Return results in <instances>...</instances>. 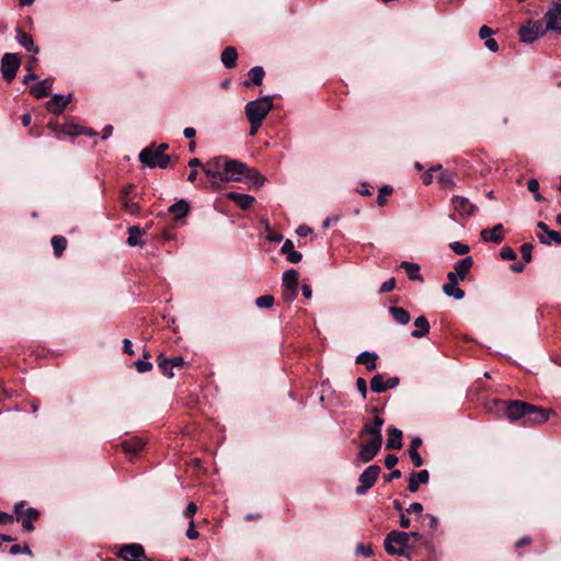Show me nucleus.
Listing matches in <instances>:
<instances>
[{"label": "nucleus", "mask_w": 561, "mask_h": 561, "mask_svg": "<svg viewBox=\"0 0 561 561\" xmlns=\"http://www.w3.org/2000/svg\"><path fill=\"white\" fill-rule=\"evenodd\" d=\"M385 423V420L378 415H375L373 423H366L359 434L369 435L370 439L368 442H378L382 443V434L381 428Z\"/></svg>", "instance_id": "f8f14e48"}, {"label": "nucleus", "mask_w": 561, "mask_h": 561, "mask_svg": "<svg viewBox=\"0 0 561 561\" xmlns=\"http://www.w3.org/2000/svg\"><path fill=\"white\" fill-rule=\"evenodd\" d=\"M472 265L473 259L471 256H466L455 263L454 271L451 273L456 274L457 280H463L470 272Z\"/></svg>", "instance_id": "aec40b11"}, {"label": "nucleus", "mask_w": 561, "mask_h": 561, "mask_svg": "<svg viewBox=\"0 0 561 561\" xmlns=\"http://www.w3.org/2000/svg\"><path fill=\"white\" fill-rule=\"evenodd\" d=\"M264 69L261 66H255L249 71V79L244 81V85L249 87L251 84L260 85L262 84L264 78Z\"/></svg>", "instance_id": "e433bc0d"}, {"label": "nucleus", "mask_w": 561, "mask_h": 561, "mask_svg": "<svg viewBox=\"0 0 561 561\" xmlns=\"http://www.w3.org/2000/svg\"><path fill=\"white\" fill-rule=\"evenodd\" d=\"M273 108L272 96H262L256 100L250 101L245 105V115L248 121L263 122L266 115Z\"/></svg>", "instance_id": "7ed1b4c3"}, {"label": "nucleus", "mask_w": 561, "mask_h": 561, "mask_svg": "<svg viewBox=\"0 0 561 561\" xmlns=\"http://www.w3.org/2000/svg\"><path fill=\"white\" fill-rule=\"evenodd\" d=\"M547 30L540 20H529L525 25H522L518 34L523 43H534L538 37L542 36Z\"/></svg>", "instance_id": "423d86ee"}, {"label": "nucleus", "mask_w": 561, "mask_h": 561, "mask_svg": "<svg viewBox=\"0 0 561 561\" xmlns=\"http://www.w3.org/2000/svg\"><path fill=\"white\" fill-rule=\"evenodd\" d=\"M399 382V377H390L388 380H385L381 375H375L370 380V389L375 393H382L396 388Z\"/></svg>", "instance_id": "ddd939ff"}, {"label": "nucleus", "mask_w": 561, "mask_h": 561, "mask_svg": "<svg viewBox=\"0 0 561 561\" xmlns=\"http://www.w3.org/2000/svg\"><path fill=\"white\" fill-rule=\"evenodd\" d=\"M410 534L392 530L390 531L383 541L385 550L390 556H399L411 559L412 547L409 545Z\"/></svg>", "instance_id": "f03ea898"}, {"label": "nucleus", "mask_w": 561, "mask_h": 561, "mask_svg": "<svg viewBox=\"0 0 561 561\" xmlns=\"http://www.w3.org/2000/svg\"><path fill=\"white\" fill-rule=\"evenodd\" d=\"M27 71L28 73L26 76H24L22 82L24 84H27L30 81H33L35 79H37V76L35 75V72L32 70V66H28L27 68Z\"/></svg>", "instance_id": "338daca9"}, {"label": "nucleus", "mask_w": 561, "mask_h": 561, "mask_svg": "<svg viewBox=\"0 0 561 561\" xmlns=\"http://www.w3.org/2000/svg\"><path fill=\"white\" fill-rule=\"evenodd\" d=\"M527 188L531 193H537L539 191V182L536 179L528 180Z\"/></svg>", "instance_id": "774afa93"}, {"label": "nucleus", "mask_w": 561, "mask_h": 561, "mask_svg": "<svg viewBox=\"0 0 561 561\" xmlns=\"http://www.w3.org/2000/svg\"><path fill=\"white\" fill-rule=\"evenodd\" d=\"M391 193H392V187L391 186L383 185L382 187H380L379 194H378V197H377L378 205L379 206H383L386 204V196L391 195Z\"/></svg>", "instance_id": "49530a36"}, {"label": "nucleus", "mask_w": 561, "mask_h": 561, "mask_svg": "<svg viewBox=\"0 0 561 561\" xmlns=\"http://www.w3.org/2000/svg\"><path fill=\"white\" fill-rule=\"evenodd\" d=\"M117 556L125 561H152L146 556L145 549L140 543L123 545Z\"/></svg>", "instance_id": "1a4fd4ad"}, {"label": "nucleus", "mask_w": 561, "mask_h": 561, "mask_svg": "<svg viewBox=\"0 0 561 561\" xmlns=\"http://www.w3.org/2000/svg\"><path fill=\"white\" fill-rule=\"evenodd\" d=\"M51 87H53V79H44L39 82L34 83L31 87L30 92L33 96H35L37 99H42L49 94Z\"/></svg>", "instance_id": "4be33fe9"}, {"label": "nucleus", "mask_w": 561, "mask_h": 561, "mask_svg": "<svg viewBox=\"0 0 561 561\" xmlns=\"http://www.w3.org/2000/svg\"><path fill=\"white\" fill-rule=\"evenodd\" d=\"M60 133L67 136H77L83 134V129L78 125L67 123L60 128Z\"/></svg>", "instance_id": "37998d69"}, {"label": "nucleus", "mask_w": 561, "mask_h": 561, "mask_svg": "<svg viewBox=\"0 0 561 561\" xmlns=\"http://www.w3.org/2000/svg\"><path fill=\"white\" fill-rule=\"evenodd\" d=\"M449 247L458 255H465L470 251V248L467 244L458 241L451 242Z\"/></svg>", "instance_id": "a18cd8bd"}, {"label": "nucleus", "mask_w": 561, "mask_h": 561, "mask_svg": "<svg viewBox=\"0 0 561 561\" xmlns=\"http://www.w3.org/2000/svg\"><path fill=\"white\" fill-rule=\"evenodd\" d=\"M551 409H546L537 405H533L529 403V409H527V419L525 425H535L542 424L549 420V416L552 414Z\"/></svg>", "instance_id": "9b49d317"}, {"label": "nucleus", "mask_w": 561, "mask_h": 561, "mask_svg": "<svg viewBox=\"0 0 561 561\" xmlns=\"http://www.w3.org/2000/svg\"><path fill=\"white\" fill-rule=\"evenodd\" d=\"M447 283L443 286V293L448 296L453 297L456 300H460L465 297V291L458 286L457 276L455 273H448L447 274Z\"/></svg>", "instance_id": "dca6fc26"}, {"label": "nucleus", "mask_w": 561, "mask_h": 561, "mask_svg": "<svg viewBox=\"0 0 561 561\" xmlns=\"http://www.w3.org/2000/svg\"><path fill=\"white\" fill-rule=\"evenodd\" d=\"M377 358H378V355L376 353H370L368 351H364L357 355L356 363L365 365L367 370L373 371L377 367V364H376Z\"/></svg>", "instance_id": "c85d7f7f"}, {"label": "nucleus", "mask_w": 561, "mask_h": 561, "mask_svg": "<svg viewBox=\"0 0 561 561\" xmlns=\"http://www.w3.org/2000/svg\"><path fill=\"white\" fill-rule=\"evenodd\" d=\"M171 363V367H182L185 364V360L182 356H174L172 358H169Z\"/></svg>", "instance_id": "69168bd1"}, {"label": "nucleus", "mask_w": 561, "mask_h": 561, "mask_svg": "<svg viewBox=\"0 0 561 561\" xmlns=\"http://www.w3.org/2000/svg\"><path fill=\"white\" fill-rule=\"evenodd\" d=\"M203 172L209 179L211 190L219 191L225 183L245 180L255 187H261L265 178L255 169H249L243 162L226 156H217L206 161Z\"/></svg>", "instance_id": "f257e3e1"}, {"label": "nucleus", "mask_w": 561, "mask_h": 561, "mask_svg": "<svg viewBox=\"0 0 561 561\" xmlns=\"http://www.w3.org/2000/svg\"><path fill=\"white\" fill-rule=\"evenodd\" d=\"M430 480V472L426 469H423L419 472H412L408 479V489L410 492L414 493L419 490L420 484H426Z\"/></svg>", "instance_id": "a211bd4d"}, {"label": "nucleus", "mask_w": 561, "mask_h": 561, "mask_svg": "<svg viewBox=\"0 0 561 561\" xmlns=\"http://www.w3.org/2000/svg\"><path fill=\"white\" fill-rule=\"evenodd\" d=\"M299 273L296 270H287L284 272L282 282L283 287L298 289Z\"/></svg>", "instance_id": "c9c22d12"}, {"label": "nucleus", "mask_w": 561, "mask_h": 561, "mask_svg": "<svg viewBox=\"0 0 561 561\" xmlns=\"http://www.w3.org/2000/svg\"><path fill=\"white\" fill-rule=\"evenodd\" d=\"M381 468L377 465L367 467L359 476V485L356 488L358 495L365 494L377 481Z\"/></svg>", "instance_id": "6e6552de"}, {"label": "nucleus", "mask_w": 561, "mask_h": 561, "mask_svg": "<svg viewBox=\"0 0 561 561\" xmlns=\"http://www.w3.org/2000/svg\"><path fill=\"white\" fill-rule=\"evenodd\" d=\"M39 517V512L34 507H28L25 510L23 520H22V527L24 530L31 533L34 530V520H36Z\"/></svg>", "instance_id": "72a5a7b5"}, {"label": "nucleus", "mask_w": 561, "mask_h": 561, "mask_svg": "<svg viewBox=\"0 0 561 561\" xmlns=\"http://www.w3.org/2000/svg\"><path fill=\"white\" fill-rule=\"evenodd\" d=\"M311 231H312L311 228L307 225H300L296 230V232L299 237H306V236L310 234Z\"/></svg>", "instance_id": "0e129e2a"}, {"label": "nucleus", "mask_w": 561, "mask_h": 561, "mask_svg": "<svg viewBox=\"0 0 561 561\" xmlns=\"http://www.w3.org/2000/svg\"><path fill=\"white\" fill-rule=\"evenodd\" d=\"M484 46L492 53H496L499 50V44L494 38H488L484 42Z\"/></svg>", "instance_id": "e2e57ef3"}, {"label": "nucleus", "mask_w": 561, "mask_h": 561, "mask_svg": "<svg viewBox=\"0 0 561 561\" xmlns=\"http://www.w3.org/2000/svg\"><path fill=\"white\" fill-rule=\"evenodd\" d=\"M388 449H400L402 447V431L397 427L388 430V438L386 443Z\"/></svg>", "instance_id": "5701e85b"}, {"label": "nucleus", "mask_w": 561, "mask_h": 561, "mask_svg": "<svg viewBox=\"0 0 561 561\" xmlns=\"http://www.w3.org/2000/svg\"><path fill=\"white\" fill-rule=\"evenodd\" d=\"M122 446L126 454L134 456L142 449L145 442L139 437H131L130 439L124 440Z\"/></svg>", "instance_id": "7c9ffc66"}, {"label": "nucleus", "mask_w": 561, "mask_h": 561, "mask_svg": "<svg viewBox=\"0 0 561 561\" xmlns=\"http://www.w3.org/2000/svg\"><path fill=\"white\" fill-rule=\"evenodd\" d=\"M227 198L233 202L243 210L249 209L255 202V198L252 195L241 194L237 192L227 193Z\"/></svg>", "instance_id": "6ab92c4d"}, {"label": "nucleus", "mask_w": 561, "mask_h": 561, "mask_svg": "<svg viewBox=\"0 0 561 561\" xmlns=\"http://www.w3.org/2000/svg\"><path fill=\"white\" fill-rule=\"evenodd\" d=\"M545 20V30L561 33V2H556L548 9Z\"/></svg>", "instance_id": "9d476101"}, {"label": "nucleus", "mask_w": 561, "mask_h": 561, "mask_svg": "<svg viewBox=\"0 0 561 561\" xmlns=\"http://www.w3.org/2000/svg\"><path fill=\"white\" fill-rule=\"evenodd\" d=\"M255 305L259 308H271L274 305V297L272 295H263L256 298Z\"/></svg>", "instance_id": "c03bdc74"}, {"label": "nucleus", "mask_w": 561, "mask_h": 561, "mask_svg": "<svg viewBox=\"0 0 561 561\" xmlns=\"http://www.w3.org/2000/svg\"><path fill=\"white\" fill-rule=\"evenodd\" d=\"M453 207L461 217H469L474 213L476 206L462 196H454L451 199Z\"/></svg>", "instance_id": "f3484780"}, {"label": "nucleus", "mask_w": 561, "mask_h": 561, "mask_svg": "<svg viewBox=\"0 0 561 561\" xmlns=\"http://www.w3.org/2000/svg\"><path fill=\"white\" fill-rule=\"evenodd\" d=\"M423 512V505L419 502L412 503L408 508L407 513L409 514H422Z\"/></svg>", "instance_id": "052dcab7"}, {"label": "nucleus", "mask_w": 561, "mask_h": 561, "mask_svg": "<svg viewBox=\"0 0 561 561\" xmlns=\"http://www.w3.org/2000/svg\"><path fill=\"white\" fill-rule=\"evenodd\" d=\"M186 537L191 540H195L199 537V533L195 529L193 519L190 520L188 529L186 530Z\"/></svg>", "instance_id": "4d7b16f0"}, {"label": "nucleus", "mask_w": 561, "mask_h": 561, "mask_svg": "<svg viewBox=\"0 0 561 561\" xmlns=\"http://www.w3.org/2000/svg\"><path fill=\"white\" fill-rule=\"evenodd\" d=\"M197 512V505L193 502L188 503L186 508L183 511V515L186 518L193 519V516Z\"/></svg>", "instance_id": "13d9d810"}, {"label": "nucleus", "mask_w": 561, "mask_h": 561, "mask_svg": "<svg viewBox=\"0 0 561 561\" xmlns=\"http://www.w3.org/2000/svg\"><path fill=\"white\" fill-rule=\"evenodd\" d=\"M495 32L486 25H483L479 30V37L481 39L490 38Z\"/></svg>", "instance_id": "bf43d9fd"}, {"label": "nucleus", "mask_w": 561, "mask_h": 561, "mask_svg": "<svg viewBox=\"0 0 561 561\" xmlns=\"http://www.w3.org/2000/svg\"><path fill=\"white\" fill-rule=\"evenodd\" d=\"M356 554H362L364 557H370L373 554L371 546H366L364 543H358L356 547Z\"/></svg>", "instance_id": "5fc2aeb1"}, {"label": "nucleus", "mask_w": 561, "mask_h": 561, "mask_svg": "<svg viewBox=\"0 0 561 561\" xmlns=\"http://www.w3.org/2000/svg\"><path fill=\"white\" fill-rule=\"evenodd\" d=\"M356 387L358 392L362 394V398L365 399L367 396V383L366 380L362 377L357 378Z\"/></svg>", "instance_id": "6e6d98bb"}, {"label": "nucleus", "mask_w": 561, "mask_h": 561, "mask_svg": "<svg viewBox=\"0 0 561 561\" xmlns=\"http://www.w3.org/2000/svg\"><path fill=\"white\" fill-rule=\"evenodd\" d=\"M297 295L298 289L283 287L282 297L286 302H291L293 300H295Z\"/></svg>", "instance_id": "de8ad7c7"}, {"label": "nucleus", "mask_w": 561, "mask_h": 561, "mask_svg": "<svg viewBox=\"0 0 561 561\" xmlns=\"http://www.w3.org/2000/svg\"><path fill=\"white\" fill-rule=\"evenodd\" d=\"M415 330L412 331L411 335L413 337H424L430 332V323L424 316H420L414 320Z\"/></svg>", "instance_id": "473e14b6"}, {"label": "nucleus", "mask_w": 561, "mask_h": 561, "mask_svg": "<svg viewBox=\"0 0 561 561\" xmlns=\"http://www.w3.org/2000/svg\"><path fill=\"white\" fill-rule=\"evenodd\" d=\"M398 463V457L396 455H388L385 458V466L387 469H392Z\"/></svg>", "instance_id": "680f3d73"}, {"label": "nucleus", "mask_w": 561, "mask_h": 561, "mask_svg": "<svg viewBox=\"0 0 561 561\" xmlns=\"http://www.w3.org/2000/svg\"><path fill=\"white\" fill-rule=\"evenodd\" d=\"M15 39L18 41V43L20 45H22L25 49L30 50V51H33L35 54H37L39 51V48L38 46H36L34 44V41H33V37L23 32L22 30L18 28L16 30V36H15Z\"/></svg>", "instance_id": "bb28decb"}, {"label": "nucleus", "mask_w": 561, "mask_h": 561, "mask_svg": "<svg viewBox=\"0 0 561 561\" xmlns=\"http://www.w3.org/2000/svg\"><path fill=\"white\" fill-rule=\"evenodd\" d=\"M72 94L62 95L59 93L54 94L46 103L47 111L53 114H61L66 106L71 102Z\"/></svg>", "instance_id": "4468645a"}, {"label": "nucleus", "mask_w": 561, "mask_h": 561, "mask_svg": "<svg viewBox=\"0 0 561 561\" xmlns=\"http://www.w3.org/2000/svg\"><path fill=\"white\" fill-rule=\"evenodd\" d=\"M547 237L543 234H538V239L541 243L550 245L552 242L561 244V232L550 230L546 232Z\"/></svg>", "instance_id": "58836bf2"}, {"label": "nucleus", "mask_w": 561, "mask_h": 561, "mask_svg": "<svg viewBox=\"0 0 561 561\" xmlns=\"http://www.w3.org/2000/svg\"><path fill=\"white\" fill-rule=\"evenodd\" d=\"M134 186L129 185L125 187L122 192V202L124 209L129 214H137L140 209L138 203L131 201L129 198V194L131 193Z\"/></svg>", "instance_id": "a878e982"}, {"label": "nucleus", "mask_w": 561, "mask_h": 561, "mask_svg": "<svg viewBox=\"0 0 561 561\" xmlns=\"http://www.w3.org/2000/svg\"><path fill=\"white\" fill-rule=\"evenodd\" d=\"M503 225L497 224L492 229H484L481 231V239L485 242L501 243L503 240Z\"/></svg>", "instance_id": "412c9836"}, {"label": "nucleus", "mask_w": 561, "mask_h": 561, "mask_svg": "<svg viewBox=\"0 0 561 561\" xmlns=\"http://www.w3.org/2000/svg\"><path fill=\"white\" fill-rule=\"evenodd\" d=\"M221 62L228 69L236 67L238 59V51L233 46L226 47L220 56Z\"/></svg>", "instance_id": "c756f323"}, {"label": "nucleus", "mask_w": 561, "mask_h": 561, "mask_svg": "<svg viewBox=\"0 0 561 561\" xmlns=\"http://www.w3.org/2000/svg\"><path fill=\"white\" fill-rule=\"evenodd\" d=\"M499 409L503 411L505 416L511 422L523 421L525 425L527 419V409H529V403L519 400H508V401H496Z\"/></svg>", "instance_id": "20e7f679"}, {"label": "nucleus", "mask_w": 561, "mask_h": 561, "mask_svg": "<svg viewBox=\"0 0 561 561\" xmlns=\"http://www.w3.org/2000/svg\"><path fill=\"white\" fill-rule=\"evenodd\" d=\"M56 256H60L67 247V240L62 236H54L50 240Z\"/></svg>", "instance_id": "ea45409f"}, {"label": "nucleus", "mask_w": 561, "mask_h": 561, "mask_svg": "<svg viewBox=\"0 0 561 561\" xmlns=\"http://www.w3.org/2000/svg\"><path fill=\"white\" fill-rule=\"evenodd\" d=\"M394 287H396V279L393 277H391L381 284L379 293H381V294L389 293V291L393 290Z\"/></svg>", "instance_id": "603ef678"}, {"label": "nucleus", "mask_w": 561, "mask_h": 561, "mask_svg": "<svg viewBox=\"0 0 561 561\" xmlns=\"http://www.w3.org/2000/svg\"><path fill=\"white\" fill-rule=\"evenodd\" d=\"M21 66V58L18 54L5 53L1 58V72L5 82H11Z\"/></svg>", "instance_id": "0eeeda50"}, {"label": "nucleus", "mask_w": 561, "mask_h": 561, "mask_svg": "<svg viewBox=\"0 0 561 561\" xmlns=\"http://www.w3.org/2000/svg\"><path fill=\"white\" fill-rule=\"evenodd\" d=\"M158 366L162 370V373L169 378H172L174 376L172 371L173 367H171L169 358L164 357L163 354H160L158 357Z\"/></svg>", "instance_id": "79ce46f5"}, {"label": "nucleus", "mask_w": 561, "mask_h": 561, "mask_svg": "<svg viewBox=\"0 0 561 561\" xmlns=\"http://www.w3.org/2000/svg\"><path fill=\"white\" fill-rule=\"evenodd\" d=\"M438 182L443 187H454L456 185L455 183V174L447 170H442Z\"/></svg>", "instance_id": "a19ab883"}, {"label": "nucleus", "mask_w": 561, "mask_h": 561, "mask_svg": "<svg viewBox=\"0 0 561 561\" xmlns=\"http://www.w3.org/2000/svg\"><path fill=\"white\" fill-rule=\"evenodd\" d=\"M382 443L378 442H367L360 445L359 451L357 454L358 460L364 463L371 461L377 454L379 453Z\"/></svg>", "instance_id": "2eb2a0df"}, {"label": "nucleus", "mask_w": 561, "mask_h": 561, "mask_svg": "<svg viewBox=\"0 0 561 561\" xmlns=\"http://www.w3.org/2000/svg\"><path fill=\"white\" fill-rule=\"evenodd\" d=\"M500 255L505 261H511L516 259V252L511 247H503L501 249Z\"/></svg>", "instance_id": "8fccbe9b"}, {"label": "nucleus", "mask_w": 561, "mask_h": 561, "mask_svg": "<svg viewBox=\"0 0 561 561\" xmlns=\"http://www.w3.org/2000/svg\"><path fill=\"white\" fill-rule=\"evenodd\" d=\"M141 234H142V231L138 226L129 227L128 228V238H127L128 245H130V247L140 245L141 244V241H140Z\"/></svg>", "instance_id": "4c0bfd02"}, {"label": "nucleus", "mask_w": 561, "mask_h": 561, "mask_svg": "<svg viewBox=\"0 0 561 561\" xmlns=\"http://www.w3.org/2000/svg\"><path fill=\"white\" fill-rule=\"evenodd\" d=\"M168 210L169 213L173 214L174 219L180 220L188 215L190 204L185 199H180L179 202L172 204Z\"/></svg>", "instance_id": "b1692460"}, {"label": "nucleus", "mask_w": 561, "mask_h": 561, "mask_svg": "<svg viewBox=\"0 0 561 561\" xmlns=\"http://www.w3.org/2000/svg\"><path fill=\"white\" fill-rule=\"evenodd\" d=\"M138 158H139V161L141 164H144L150 169H152V168L165 169V168H168V165L172 159L171 156H169V154H161L160 152H158L154 144H151L150 146L144 148L139 152Z\"/></svg>", "instance_id": "39448f33"}, {"label": "nucleus", "mask_w": 561, "mask_h": 561, "mask_svg": "<svg viewBox=\"0 0 561 561\" xmlns=\"http://www.w3.org/2000/svg\"><path fill=\"white\" fill-rule=\"evenodd\" d=\"M389 312L393 320L401 325L408 324L411 320L410 313L401 307L391 306Z\"/></svg>", "instance_id": "f704fd0d"}, {"label": "nucleus", "mask_w": 561, "mask_h": 561, "mask_svg": "<svg viewBox=\"0 0 561 561\" xmlns=\"http://www.w3.org/2000/svg\"><path fill=\"white\" fill-rule=\"evenodd\" d=\"M10 553L11 554L24 553V554L31 556L32 551L27 545H25L23 548L20 545H13L10 548Z\"/></svg>", "instance_id": "864d4df0"}, {"label": "nucleus", "mask_w": 561, "mask_h": 561, "mask_svg": "<svg viewBox=\"0 0 561 561\" xmlns=\"http://www.w3.org/2000/svg\"><path fill=\"white\" fill-rule=\"evenodd\" d=\"M531 251H533V244L531 243H524L520 247V253L522 257L525 262L531 261Z\"/></svg>", "instance_id": "3c124183"}, {"label": "nucleus", "mask_w": 561, "mask_h": 561, "mask_svg": "<svg viewBox=\"0 0 561 561\" xmlns=\"http://www.w3.org/2000/svg\"><path fill=\"white\" fill-rule=\"evenodd\" d=\"M135 366L139 373H147L152 369V364L148 359H138L135 362Z\"/></svg>", "instance_id": "09e8293b"}, {"label": "nucleus", "mask_w": 561, "mask_h": 561, "mask_svg": "<svg viewBox=\"0 0 561 561\" xmlns=\"http://www.w3.org/2000/svg\"><path fill=\"white\" fill-rule=\"evenodd\" d=\"M422 445V439L420 437H413L409 447V456L415 467H421L423 465V459L419 453V448Z\"/></svg>", "instance_id": "cd10ccee"}, {"label": "nucleus", "mask_w": 561, "mask_h": 561, "mask_svg": "<svg viewBox=\"0 0 561 561\" xmlns=\"http://www.w3.org/2000/svg\"><path fill=\"white\" fill-rule=\"evenodd\" d=\"M400 268L404 270L409 279L423 282V277L420 274V265L419 264L408 262V261H402L400 263Z\"/></svg>", "instance_id": "2f4dec72"}, {"label": "nucleus", "mask_w": 561, "mask_h": 561, "mask_svg": "<svg viewBox=\"0 0 561 561\" xmlns=\"http://www.w3.org/2000/svg\"><path fill=\"white\" fill-rule=\"evenodd\" d=\"M280 252L286 256L290 263H298L301 261L302 255L296 251L291 240L287 239L282 245Z\"/></svg>", "instance_id": "393cba45"}]
</instances>
